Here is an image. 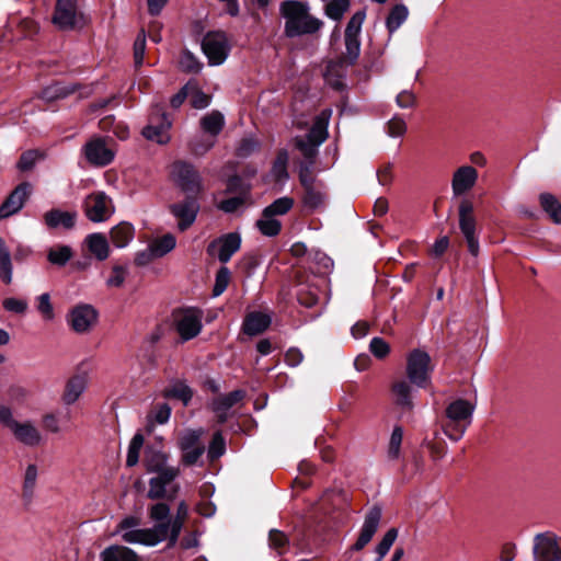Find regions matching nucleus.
<instances>
[{
	"label": "nucleus",
	"mask_w": 561,
	"mask_h": 561,
	"mask_svg": "<svg viewBox=\"0 0 561 561\" xmlns=\"http://www.w3.org/2000/svg\"><path fill=\"white\" fill-rule=\"evenodd\" d=\"M473 204L468 199H462L459 205V228L463 234L468 250L473 255L479 254V241L476 237V218L473 215Z\"/></svg>",
	"instance_id": "nucleus-12"
},
{
	"label": "nucleus",
	"mask_w": 561,
	"mask_h": 561,
	"mask_svg": "<svg viewBox=\"0 0 561 561\" xmlns=\"http://www.w3.org/2000/svg\"><path fill=\"white\" fill-rule=\"evenodd\" d=\"M240 247V234L238 232H230L214 240L208 247V252L211 254L216 253L221 263H227L239 251Z\"/></svg>",
	"instance_id": "nucleus-17"
},
{
	"label": "nucleus",
	"mask_w": 561,
	"mask_h": 561,
	"mask_svg": "<svg viewBox=\"0 0 561 561\" xmlns=\"http://www.w3.org/2000/svg\"><path fill=\"white\" fill-rule=\"evenodd\" d=\"M170 507L164 503H157L149 508V517L156 524L167 523L170 520Z\"/></svg>",
	"instance_id": "nucleus-57"
},
{
	"label": "nucleus",
	"mask_w": 561,
	"mask_h": 561,
	"mask_svg": "<svg viewBox=\"0 0 561 561\" xmlns=\"http://www.w3.org/2000/svg\"><path fill=\"white\" fill-rule=\"evenodd\" d=\"M293 141L304 157V160L316 159L320 145H316L314 141L309 140L307 137H295Z\"/></svg>",
	"instance_id": "nucleus-50"
},
{
	"label": "nucleus",
	"mask_w": 561,
	"mask_h": 561,
	"mask_svg": "<svg viewBox=\"0 0 561 561\" xmlns=\"http://www.w3.org/2000/svg\"><path fill=\"white\" fill-rule=\"evenodd\" d=\"M271 324V318L261 312L249 313L243 321V332L250 336L264 332Z\"/></svg>",
	"instance_id": "nucleus-30"
},
{
	"label": "nucleus",
	"mask_w": 561,
	"mask_h": 561,
	"mask_svg": "<svg viewBox=\"0 0 561 561\" xmlns=\"http://www.w3.org/2000/svg\"><path fill=\"white\" fill-rule=\"evenodd\" d=\"M128 275V270L122 265H115L112 268L111 275L106 279V285L108 287H121L123 286L126 276Z\"/></svg>",
	"instance_id": "nucleus-60"
},
{
	"label": "nucleus",
	"mask_w": 561,
	"mask_h": 561,
	"mask_svg": "<svg viewBox=\"0 0 561 561\" xmlns=\"http://www.w3.org/2000/svg\"><path fill=\"white\" fill-rule=\"evenodd\" d=\"M168 456L163 451L153 447H147L145 451L144 463L147 471L157 472L168 467Z\"/></svg>",
	"instance_id": "nucleus-35"
},
{
	"label": "nucleus",
	"mask_w": 561,
	"mask_h": 561,
	"mask_svg": "<svg viewBox=\"0 0 561 561\" xmlns=\"http://www.w3.org/2000/svg\"><path fill=\"white\" fill-rule=\"evenodd\" d=\"M190 102L194 108L203 110L207 107L210 103V98L203 91H201L197 87V83L194 81V89H191L190 93Z\"/></svg>",
	"instance_id": "nucleus-59"
},
{
	"label": "nucleus",
	"mask_w": 561,
	"mask_h": 561,
	"mask_svg": "<svg viewBox=\"0 0 561 561\" xmlns=\"http://www.w3.org/2000/svg\"><path fill=\"white\" fill-rule=\"evenodd\" d=\"M38 477V468L34 463H28L23 476V495L31 499L34 494Z\"/></svg>",
	"instance_id": "nucleus-44"
},
{
	"label": "nucleus",
	"mask_w": 561,
	"mask_h": 561,
	"mask_svg": "<svg viewBox=\"0 0 561 561\" xmlns=\"http://www.w3.org/2000/svg\"><path fill=\"white\" fill-rule=\"evenodd\" d=\"M345 49L342 62L351 66L357 60L360 53V42L358 37L345 36Z\"/></svg>",
	"instance_id": "nucleus-48"
},
{
	"label": "nucleus",
	"mask_w": 561,
	"mask_h": 561,
	"mask_svg": "<svg viewBox=\"0 0 561 561\" xmlns=\"http://www.w3.org/2000/svg\"><path fill=\"white\" fill-rule=\"evenodd\" d=\"M77 220V213L51 209L44 215V221L50 229H71Z\"/></svg>",
	"instance_id": "nucleus-28"
},
{
	"label": "nucleus",
	"mask_w": 561,
	"mask_h": 561,
	"mask_svg": "<svg viewBox=\"0 0 561 561\" xmlns=\"http://www.w3.org/2000/svg\"><path fill=\"white\" fill-rule=\"evenodd\" d=\"M84 156L91 164L104 167L113 161L115 153L105 139L94 138L85 144Z\"/></svg>",
	"instance_id": "nucleus-19"
},
{
	"label": "nucleus",
	"mask_w": 561,
	"mask_h": 561,
	"mask_svg": "<svg viewBox=\"0 0 561 561\" xmlns=\"http://www.w3.org/2000/svg\"><path fill=\"white\" fill-rule=\"evenodd\" d=\"M75 256L72 247L64 243H55L46 249L47 262L57 268L65 267Z\"/></svg>",
	"instance_id": "nucleus-25"
},
{
	"label": "nucleus",
	"mask_w": 561,
	"mask_h": 561,
	"mask_svg": "<svg viewBox=\"0 0 561 561\" xmlns=\"http://www.w3.org/2000/svg\"><path fill=\"white\" fill-rule=\"evenodd\" d=\"M171 175L175 183L186 193H196L201 188V178L193 165L178 161L172 164Z\"/></svg>",
	"instance_id": "nucleus-16"
},
{
	"label": "nucleus",
	"mask_w": 561,
	"mask_h": 561,
	"mask_svg": "<svg viewBox=\"0 0 561 561\" xmlns=\"http://www.w3.org/2000/svg\"><path fill=\"white\" fill-rule=\"evenodd\" d=\"M301 186L304 188V207L310 211L321 209L325 204V193L322 183L319 181Z\"/></svg>",
	"instance_id": "nucleus-24"
},
{
	"label": "nucleus",
	"mask_w": 561,
	"mask_h": 561,
	"mask_svg": "<svg viewBox=\"0 0 561 561\" xmlns=\"http://www.w3.org/2000/svg\"><path fill=\"white\" fill-rule=\"evenodd\" d=\"M87 388V381L81 376H75L70 378L66 386L64 393L61 396V400L66 405H71L78 401L80 396L84 392Z\"/></svg>",
	"instance_id": "nucleus-31"
},
{
	"label": "nucleus",
	"mask_w": 561,
	"mask_h": 561,
	"mask_svg": "<svg viewBox=\"0 0 561 561\" xmlns=\"http://www.w3.org/2000/svg\"><path fill=\"white\" fill-rule=\"evenodd\" d=\"M403 440V430L401 426H396L392 430L390 439L387 447V458L391 461L398 460L401 455V445Z\"/></svg>",
	"instance_id": "nucleus-43"
},
{
	"label": "nucleus",
	"mask_w": 561,
	"mask_h": 561,
	"mask_svg": "<svg viewBox=\"0 0 561 561\" xmlns=\"http://www.w3.org/2000/svg\"><path fill=\"white\" fill-rule=\"evenodd\" d=\"M231 279V273L228 267L221 266L215 278V285L213 288V295L215 297L220 296L228 287Z\"/></svg>",
	"instance_id": "nucleus-53"
},
{
	"label": "nucleus",
	"mask_w": 561,
	"mask_h": 561,
	"mask_svg": "<svg viewBox=\"0 0 561 561\" xmlns=\"http://www.w3.org/2000/svg\"><path fill=\"white\" fill-rule=\"evenodd\" d=\"M474 405L465 399L450 402L445 409L442 430L451 440H459L471 424Z\"/></svg>",
	"instance_id": "nucleus-3"
},
{
	"label": "nucleus",
	"mask_w": 561,
	"mask_h": 561,
	"mask_svg": "<svg viewBox=\"0 0 561 561\" xmlns=\"http://www.w3.org/2000/svg\"><path fill=\"white\" fill-rule=\"evenodd\" d=\"M540 204L556 222H561V203L551 194L540 195Z\"/></svg>",
	"instance_id": "nucleus-45"
},
{
	"label": "nucleus",
	"mask_w": 561,
	"mask_h": 561,
	"mask_svg": "<svg viewBox=\"0 0 561 561\" xmlns=\"http://www.w3.org/2000/svg\"><path fill=\"white\" fill-rule=\"evenodd\" d=\"M298 178L301 185L319 182L316 178V159L302 160L299 163Z\"/></svg>",
	"instance_id": "nucleus-46"
},
{
	"label": "nucleus",
	"mask_w": 561,
	"mask_h": 561,
	"mask_svg": "<svg viewBox=\"0 0 561 561\" xmlns=\"http://www.w3.org/2000/svg\"><path fill=\"white\" fill-rule=\"evenodd\" d=\"M350 7V0H332L325 8L327 15L332 20H341Z\"/></svg>",
	"instance_id": "nucleus-56"
},
{
	"label": "nucleus",
	"mask_w": 561,
	"mask_h": 561,
	"mask_svg": "<svg viewBox=\"0 0 561 561\" xmlns=\"http://www.w3.org/2000/svg\"><path fill=\"white\" fill-rule=\"evenodd\" d=\"M31 397V391L22 385H12L8 389V398L13 404H23Z\"/></svg>",
	"instance_id": "nucleus-55"
},
{
	"label": "nucleus",
	"mask_w": 561,
	"mask_h": 561,
	"mask_svg": "<svg viewBox=\"0 0 561 561\" xmlns=\"http://www.w3.org/2000/svg\"><path fill=\"white\" fill-rule=\"evenodd\" d=\"M199 205L195 199L188 198L170 206V210L178 219L180 230H186L196 219Z\"/></svg>",
	"instance_id": "nucleus-21"
},
{
	"label": "nucleus",
	"mask_w": 561,
	"mask_h": 561,
	"mask_svg": "<svg viewBox=\"0 0 561 561\" xmlns=\"http://www.w3.org/2000/svg\"><path fill=\"white\" fill-rule=\"evenodd\" d=\"M180 68L185 72H198L202 69L199 60L188 50H184L179 59Z\"/></svg>",
	"instance_id": "nucleus-54"
},
{
	"label": "nucleus",
	"mask_w": 561,
	"mask_h": 561,
	"mask_svg": "<svg viewBox=\"0 0 561 561\" xmlns=\"http://www.w3.org/2000/svg\"><path fill=\"white\" fill-rule=\"evenodd\" d=\"M410 380L400 378L393 381L391 392L397 407L403 411H411L414 408V389Z\"/></svg>",
	"instance_id": "nucleus-23"
},
{
	"label": "nucleus",
	"mask_w": 561,
	"mask_h": 561,
	"mask_svg": "<svg viewBox=\"0 0 561 561\" xmlns=\"http://www.w3.org/2000/svg\"><path fill=\"white\" fill-rule=\"evenodd\" d=\"M279 12L285 20V34L288 37L311 35L317 33L323 22L310 14L308 3L287 0L280 3Z\"/></svg>",
	"instance_id": "nucleus-1"
},
{
	"label": "nucleus",
	"mask_w": 561,
	"mask_h": 561,
	"mask_svg": "<svg viewBox=\"0 0 561 561\" xmlns=\"http://www.w3.org/2000/svg\"><path fill=\"white\" fill-rule=\"evenodd\" d=\"M409 11L403 4L396 5L389 13L386 26L390 33L397 31L408 19Z\"/></svg>",
	"instance_id": "nucleus-42"
},
{
	"label": "nucleus",
	"mask_w": 561,
	"mask_h": 561,
	"mask_svg": "<svg viewBox=\"0 0 561 561\" xmlns=\"http://www.w3.org/2000/svg\"><path fill=\"white\" fill-rule=\"evenodd\" d=\"M227 192L237 195L219 202L218 208L227 214H232L243 208L249 198L250 187L239 176H232L228 180Z\"/></svg>",
	"instance_id": "nucleus-15"
},
{
	"label": "nucleus",
	"mask_w": 561,
	"mask_h": 561,
	"mask_svg": "<svg viewBox=\"0 0 561 561\" xmlns=\"http://www.w3.org/2000/svg\"><path fill=\"white\" fill-rule=\"evenodd\" d=\"M37 310L42 314L43 319L50 321L54 319V308L50 302V296L48 293H44L37 297Z\"/></svg>",
	"instance_id": "nucleus-58"
},
{
	"label": "nucleus",
	"mask_w": 561,
	"mask_h": 561,
	"mask_svg": "<svg viewBox=\"0 0 561 561\" xmlns=\"http://www.w3.org/2000/svg\"><path fill=\"white\" fill-rule=\"evenodd\" d=\"M202 49L210 66H219L228 58L231 45L226 33L211 31L203 37Z\"/></svg>",
	"instance_id": "nucleus-8"
},
{
	"label": "nucleus",
	"mask_w": 561,
	"mask_h": 561,
	"mask_svg": "<svg viewBox=\"0 0 561 561\" xmlns=\"http://www.w3.org/2000/svg\"><path fill=\"white\" fill-rule=\"evenodd\" d=\"M85 217L92 222H104L115 213V206L111 196L102 191L89 194L83 201Z\"/></svg>",
	"instance_id": "nucleus-9"
},
{
	"label": "nucleus",
	"mask_w": 561,
	"mask_h": 561,
	"mask_svg": "<svg viewBox=\"0 0 561 561\" xmlns=\"http://www.w3.org/2000/svg\"><path fill=\"white\" fill-rule=\"evenodd\" d=\"M30 190L31 185L28 183L18 185L0 206V218H8L16 214L23 207L30 195Z\"/></svg>",
	"instance_id": "nucleus-22"
},
{
	"label": "nucleus",
	"mask_w": 561,
	"mask_h": 561,
	"mask_svg": "<svg viewBox=\"0 0 561 561\" xmlns=\"http://www.w3.org/2000/svg\"><path fill=\"white\" fill-rule=\"evenodd\" d=\"M365 20V12L364 11H357L353 14L351 20L347 23L346 30H345V36H353L358 37L362 25Z\"/></svg>",
	"instance_id": "nucleus-61"
},
{
	"label": "nucleus",
	"mask_w": 561,
	"mask_h": 561,
	"mask_svg": "<svg viewBox=\"0 0 561 561\" xmlns=\"http://www.w3.org/2000/svg\"><path fill=\"white\" fill-rule=\"evenodd\" d=\"M146 50V34L141 30L134 43V61L136 67H140L144 64V56Z\"/></svg>",
	"instance_id": "nucleus-63"
},
{
	"label": "nucleus",
	"mask_w": 561,
	"mask_h": 561,
	"mask_svg": "<svg viewBox=\"0 0 561 561\" xmlns=\"http://www.w3.org/2000/svg\"><path fill=\"white\" fill-rule=\"evenodd\" d=\"M68 327L77 334H89L99 322V311L90 304H77L66 316Z\"/></svg>",
	"instance_id": "nucleus-7"
},
{
	"label": "nucleus",
	"mask_w": 561,
	"mask_h": 561,
	"mask_svg": "<svg viewBox=\"0 0 561 561\" xmlns=\"http://www.w3.org/2000/svg\"><path fill=\"white\" fill-rule=\"evenodd\" d=\"M149 245L154 252L156 256L162 257L169 252H171L176 245V239L171 233H165L162 237L153 239Z\"/></svg>",
	"instance_id": "nucleus-39"
},
{
	"label": "nucleus",
	"mask_w": 561,
	"mask_h": 561,
	"mask_svg": "<svg viewBox=\"0 0 561 561\" xmlns=\"http://www.w3.org/2000/svg\"><path fill=\"white\" fill-rule=\"evenodd\" d=\"M171 416V408L167 403L157 404L149 416V422H154L157 424H165Z\"/></svg>",
	"instance_id": "nucleus-62"
},
{
	"label": "nucleus",
	"mask_w": 561,
	"mask_h": 561,
	"mask_svg": "<svg viewBox=\"0 0 561 561\" xmlns=\"http://www.w3.org/2000/svg\"><path fill=\"white\" fill-rule=\"evenodd\" d=\"M225 118L221 113L214 111L205 115L201 121V126L204 131L208 133L213 137H216L222 129Z\"/></svg>",
	"instance_id": "nucleus-38"
},
{
	"label": "nucleus",
	"mask_w": 561,
	"mask_h": 561,
	"mask_svg": "<svg viewBox=\"0 0 561 561\" xmlns=\"http://www.w3.org/2000/svg\"><path fill=\"white\" fill-rule=\"evenodd\" d=\"M297 297L301 305L310 308L319 300V289L310 285H300Z\"/></svg>",
	"instance_id": "nucleus-51"
},
{
	"label": "nucleus",
	"mask_w": 561,
	"mask_h": 561,
	"mask_svg": "<svg viewBox=\"0 0 561 561\" xmlns=\"http://www.w3.org/2000/svg\"><path fill=\"white\" fill-rule=\"evenodd\" d=\"M332 111L330 108L323 110L314 119V123L306 136L309 140L314 141L316 145H321L328 138V125L331 118Z\"/></svg>",
	"instance_id": "nucleus-29"
},
{
	"label": "nucleus",
	"mask_w": 561,
	"mask_h": 561,
	"mask_svg": "<svg viewBox=\"0 0 561 561\" xmlns=\"http://www.w3.org/2000/svg\"><path fill=\"white\" fill-rule=\"evenodd\" d=\"M144 442H145V438H144L142 434L137 433L133 436V438L129 443V446H128V450H127V458H126L127 467H134L138 463L139 455H140V450L144 446Z\"/></svg>",
	"instance_id": "nucleus-49"
},
{
	"label": "nucleus",
	"mask_w": 561,
	"mask_h": 561,
	"mask_svg": "<svg viewBox=\"0 0 561 561\" xmlns=\"http://www.w3.org/2000/svg\"><path fill=\"white\" fill-rule=\"evenodd\" d=\"M188 508L184 502H181L176 510V515L174 518L168 520L167 523H161L167 528V539L169 540L168 546L173 547L180 536L184 522L187 517Z\"/></svg>",
	"instance_id": "nucleus-26"
},
{
	"label": "nucleus",
	"mask_w": 561,
	"mask_h": 561,
	"mask_svg": "<svg viewBox=\"0 0 561 561\" xmlns=\"http://www.w3.org/2000/svg\"><path fill=\"white\" fill-rule=\"evenodd\" d=\"M225 453V439L222 437V435L217 432L210 444H209V447H208V457L210 459H216L220 456H222Z\"/></svg>",
	"instance_id": "nucleus-64"
},
{
	"label": "nucleus",
	"mask_w": 561,
	"mask_h": 561,
	"mask_svg": "<svg viewBox=\"0 0 561 561\" xmlns=\"http://www.w3.org/2000/svg\"><path fill=\"white\" fill-rule=\"evenodd\" d=\"M398 537V530L396 528H390L382 537L381 541L376 547L377 559L376 561H381L383 557L389 552L390 548L394 543Z\"/></svg>",
	"instance_id": "nucleus-52"
},
{
	"label": "nucleus",
	"mask_w": 561,
	"mask_h": 561,
	"mask_svg": "<svg viewBox=\"0 0 561 561\" xmlns=\"http://www.w3.org/2000/svg\"><path fill=\"white\" fill-rule=\"evenodd\" d=\"M434 365L430 354L422 348H414L407 354V377L417 388H426L431 383Z\"/></svg>",
	"instance_id": "nucleus-5"
},
{
	"label": "nucleus",
	"mask_w": 561,
	"mask_h": 561,
	"mask_svg": "<svg viewBox=\"0 0 561 561\" xmlns=\"http://www.w3.org/2000/svg\"><path fill=\"white\" fill-rule=\"evenodd\" d=\"M259 231L266 237H275L280 232L282 222L278 218L262 211L261 218L255 224Z\"/></svg>",
	"instance_id": "nucleus-36"
},
{
	"label": "nucleus",
	"mask_w": 561,
	"mask_h": 561,
	"mask_svg": "<svg viewBox=\"0 0 561 561\" xmlns=\"http://www.w3.org/2000/svg\"><path fill=\"white\" fill-rule=\"evenodd\" d=\"M535 561H561V548L558 537L552 533L537 534L533 547Z\"/></svg>",
	"instance_id": "nucleus-13"
},
{
	"label": "nucleus",
	"mask_w": 561,
	"mask_h": 561,
	"mask_svg": "<svg viewBox=\"0 0 561 561\" xmlns=\"http://www.w3.org/2000/svg\"><path fill=\"white\" fill-rule=\"evenodd\" d=\"M288 152L287 150H280L273 163L272 167V175L275 179L276 182H285L288 180L289 174L287 171V163H288Z\"/></svg>",
	"instance_id": "nucleus-41"
},
{
	"label": "nucleus",
	"mask_w": 561,
	"mask_h": 561,
	"mask_svg": "<svg viewBox=\"0 0 561 561\" xmlns=\"http://www.w3.org/2000/svg\"><path fill=\"white\" fill-rule=\"evenodd\" d=\"M478 171L474 167L465 164L457 168L451 176L454 196H461L472 190L478 182Z\"/></svg>",
	"instance_id": "nucleus-18"
},
{
	"label": "nucleus",
	"mask_w": 561,
	"mask_h": 561,
	"mask_svg": "<svg viewBox=\"0 0 561 561\" xmlns=\"http://www.w3.org/2000/svg\"><path fill=\"white\" fill-rule=\"evenodd\" d=\"M294 198L289 196H283L275 199L271 205L266 206L263 210L278 218L279 216L286 215L294 207Z\"/></svg>",
	"instance_id": "nucleus-47"
},
{
	"label": "nucleus",
	"mask_w": 561,
	"mask_h": 561,
	"mask_svg": "<svg viewBox=\"0 0 561 561\" xmlns=\"http://www.w3.org/2000/svg\"><path fill=\"white\" fill-rule=\"evenodd\" d=\"M164 397L178 399L187 405L193 397V391L186 383L176 381L164 390Z\"/></svg>",
	"instance_id": "nucleus-40"
},
{
	"label": "nucleus",
	"mask_w": 561,
	"mask_h": 561,
	"mask_svg": "<svg viewBox=\"0 0 561 561\" xmlns=\"http://www.w3.org/2000/svg\"><path fill=\"white\" fill-rule=\"evenodd\" d=\"M140 519L135 516L123 518L116 526L115 534L121 535L123 541L130 545L154 547L167 540V528L154 524L150 528H139Z\"/></svg>",
	"instance_id": "nucleus-2"
},
{
	"label": "nucleus",
	"mask_w": 561,
	"mask_h": 561,
	"mask_svg": "<svg viewBox=\"0 0 561 561\" xmlns=\"http://www.w3.org/2000/svg\"><path fill=\"white\" fill-rule=\"evenodd\" d=\"M171 121L161 108H157L149 117L148 125L144 128L142 135L151 141L164 145L170 140Z\"/></svg>",
	"instance_id": "nucleus-14"
},
{
	"label": "nucleus",
	"mask_w": 561,
	"mask_h": 561,
	"mask_svg": "<svg viewBox=\"0 0 561 561\" xmlns=\"http://www.w3.org/2000/svg\"><path fill=\"white\" fill-rule=\"evenodd\" d=\"M53 23L60 30H73L83 27L87 20L78 9V0H57Z\"/></svg>",
	"instance_id": "nucleus-10"
},
{
	"label": "nucleus",
	"mask_w": 561,
	"mask_h": 561,
	"mask_svg": "<svg viewBox=\"0 0 561 561\" xmlns=\"http://www.w3.org/2000/svg\"><path fill=\"white\" fill-rule=\"evenodd\" d=\"M110 234L112 243L121 249L127 247L134 239L135 229L130 224L123 221L113 227Z\"/></svg>",
	"instance_id": "nucleus-33"
},
{
	"label": "nucleus",
	"mask_w": 561,
	"mask_h": 561,
	"mask_svg": "<svg viewBox=\"0 0 561 561\" xmlns=\"http://www.w3.org/2000/svg\"><path fill=\"white\" fill-rule=\"evenodd\" d=\"M13 276L11 253L4 240L0 238V278L3 283L10 284Z\"/></svg>",
	"instance_id": "nucleus-37"
},
{
	"label": "nucleus",
	"mask_w": 561,
	"mask_h": 561,
	"mask_svg": "<svg viewBox=\"0 0 561 561\" xmlns=\"http://www.w3.org/2000/svg\"><path fill=\"white\" fill-rule=\"evenodd\" d=\"M381 519V510L379 507H373L366 514L363 526L359 531V536L353 546L356 551L362 550L376 534Z\"/></svg>",
	"instance_id": "nucleus-20"
},
{
	"label": "nucleus",
	"mask_w": 561,
	"mask_h": 561,
	"mask_svg": "<svg viewBox=\"0 0 561 561\" xmlns=\"http://www.w3.org/2000/svg\"><path fill=\"white\" fill-rule=\"evenodd\" d=\"M203 312L197 308H186L174 313V323L178 333L184 341L194 339L202 331Z\"/></svg>",
	"instance_id": "nucleus-11"
},
{
	"label": "nucleus",
	"mask_w": 561,
	"mask_h": 561,
	"mask_svg": "<svg viewBox=\"0 0 561 561\" xmlns=\"http://www.w3.org/2000/svg\"><path fill=\"white\" fill-rule=\"evenodd\" d=\"M101 557L102 561H139L137 553L125 546H111Z\"/></svg>",
	"instance_id": "nucleus-34"
},
{
	"label": "nucleus",
	"mask_w": 561,
	"mask_h": 561,
	"mask_svg": "<svg viewBox=\"0 0 561 561\" xmlns=\"http://www.w3.org/2000/svg\"><path fill=\"white\" fill-rule=\"evenodd\" d=\"M85 244L89 251L99 260L104 261L110 255V245L104 234L95 232L87 236Z\"/></svg>",
	"instance_id": "nucleus-32"
},
{
	"label": "nucleus",
	"mask_w": 561,
	"mask_h": 561,
	"mask_svg": "<svg viewBox=\"0 0 561 561\" xmlns=\"http://www.w3.org/2000/svg\"><path fill=\"white\" fill-rule=\"evenodd\" d=\"M204 431L186 430L182 432L178 439V447L181 450V463L190 467L198 463L205 453V444L202 442Z\"/></svg>",
	"instance_id": "nucleus-6"
},
{
	"label": "nucleus",
	"mask_w": 561,
	"mask_h": 561,
	"mask_svg": "<svg viewBox=\"0 0 561 561\" xmlns=\"http://www.w3.org/2000/svg\"><path fill=\"white\" fill-rule=\"evenodd\" d=\"M0 424L11 432L15 440L25 446L34 447L42 443L39 430L31 421L15 420L12 409L4 404L0 405Z\"/></svg>",
	"instance_id": "nucleus-4"
},
{
	"label": "nucleus",
	"mask_w": 561,
	"mask_h": 561,
	"mask_svg": "<svg viewBox=\"0 0 561 561\" xmlns=\"http://www.w3.org/2000/svg\"><path fill=\"white\" fill-rule=\"evenodd\" d=\"M245 396L243 390H234L228 394L217 397L211 403L213 411L217 414L220 422H225L228 411Z\"/></svg>",
	"instance_id": "nucleus-27"
}]
</instances>
